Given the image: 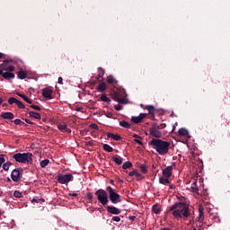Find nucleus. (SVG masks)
Masks as SVG:
<instances>
[{
	"label": "nucleus",
	"mask_w": 230,
	"mask_h": 230,
	"mask_svg": "<svg viewBox=\"0 0 230 230\" xmlns=\"http://www.w3.org/2000/svg\"><path fill=\"white\" fill-rule=\"evenodd\" d=\"M93 144V142L92 141H88V142H86V146H92Z\"/></svg>",
	"instance_id": "60"
},
{
	"label": "nucleus",
	"mask_w": 230,
	"mask_h": 230,
	"mask_svg": "<svg viewBox=\"0 0 230 230\" xmlns=\"http://www.w3.org/2000/svg\"><path fill=\"white\" fill-rule=\"evenodd\" d=\"M107 89V84L104 82H102L101 84H99V86L97 87V91L99 93H104Z\"/></svg>",
	"instance_id": "19"
},
{
	"label": "nucleus",
	"mask_w": 230,
	"mask_h": 230,
	"mask_svg": "<svg viewBox=\"0 0 230 230\" xmlns=\"http://www.w3.org/2000/svg\"><path fill=\"white\" fill-rule=\"evenodd\" d=\"M129 219L131 220V222H134V220L136 219V216L134 215L129 216Z\"/></svg>",
	"instance_id": "59"
},
{
	"label": "nucleus",
	"mask_w": 230,
	"mask_h": 230,
	"mask_svg": "<svg viewBox=\"0 0 230 230\" xmlns=\"http://www.w3.org/2000/svg\"><path fill=\"white\" fill-rule=\"evenodd\" d=\"M149 146H151L153 149L156 150L159 155H166L170 150L171 143L160 138H153L149 141Z\"/></svg>",
	"instance_id": "2"
},
{
	"label": "nucleus",
	"mask_w": 230,
	"mask_h": 230,
	"mask_svg": "<svg viewBox=\"0 0 230 230\" xmlns=\"http://www.w3.org/2000/svg\"><path fill=\"white\" fill-rule=\"evenodd\" d=\"M13 158L19 164H33V154L32 153H17L13 155Z\"/></svg>",
	"instance_id": "3"
},
{
	"label": "nucleus",
	"mask_w": 230,
	"mask_h": 230,
	"mask_svg": "<svg viewBox=\"0 0 230 230\" xmlns=\"http://www.w3.org/2000/svg\"><path fill=\"white\" fill-rule=\"evenodd\" d=\"M111 220H113V222H120L121 218L119 216H113V217L111 218Z\"/></svg>",
	"instance_id": "47"
},
{
	"label": "nucleus",
	"mask_w": 230,
	"mask_h": 230,
	"mask_svg": "<svg viewBox=\"0 0 230 230\" xmlns=\"http://www.w3.org/2000/svg\"><path fill=\"white\" fill-rule=\"evenodd\" d=\"M4 71H8L7 73H12L14 71V66H9L4 67Z\"/></svg>",
	"instance_id": "39"
},
{
	"label": "nucleus",
	"mask_w": 230,
	"mask_h": 230,
	"mask_svg": "<svg viewBox=\"0 0 230 230\" xmlns=\"http://www.w3.org/2000/svg\"><path fill=\"white\" fill-rule=\"evenodd\" d=\"M52 93H53V91L49 88L42 89V95L45 99H49V100L53 99Z\"/></svg>",
	"instance_id": "11"
},
{
	"label": "nucleus",
	"mask_w": 230,
	"mask_h": 230,
	"mask_svg": "<svg viewBox=\"0 0 230 230\" xmlns=\"http://www.w3.org/2000/svg\"><path fill=\"white\" fill-rule=\"evenodd\" d=\"M74 180V176L71 173L61 174L58 173L57 176V181L61 184L65 185Z\"/></svg>",
	"instance_id": "7"
},
{
	"label": "nucleus",
	"mask_w": 230,
	"mask_h": 230,
	"mask_svg": "<svg viewBox=\"0 0 230 230\" xmlns=\"http://www.w3.org/2000/svg\"><path fill=\"white\" fill-rule=\"evenodd\" d=\"M106 190L109 193V198L112 204H118L121 202V196L117 193L116 190L112 189L111 186H107Z\"/></svg>",
	"instance_id": "4"
},
{
	"label": "nucleus",
	"mask_w": 230,
	"mask_h": 230,
	"mask_svg": "<svg viewBox=\"0 0 230 230\" xmlns=\"http://www.w3.org/2000/svg\"><path fill=\"white\" fill-rule=\"evenodd\" d=\"M203 220H204V208L202 206H199L198 222L202 223Z\"/></svg>",
	"instance_id": "18"
},
{
	"label": "nucleus",
	"mask_w": 230,
	"mask_h": 230,
	"mask_svg": "<svg viewBox=\"0 0 230 230\" xmlns=\"http://www.w3.org/2000/svg\"><path fill=\"white\" fill-rule=\"evenodd\" d=\"M49 159H45L43 161L40 162V166L41 168H46V166H48L49 164Z\"/></svg>",
	"instance_id": "35"
},
{
	"label": "nucleus",
	"mask_w": 230,
	"mask_h": 230,
	"mask_svg": "<svg viewBox=\"0 0 230 230\" xmlns=\"http://www.w3.org/2000/svg\"><path fill=\"white\" fill-rule=\"evenodd\" d=\"M152 210L155 212V215H160L161 208L158 204H155L152 207Z\"/></svg>",
	"instance_id": "27"
},
{
	"label": "nucleus",
	"mask_w": 230,
	"mask_h": 230,
	"mask_svg": "<svg viewBox=\"0 0 230 230\" xmlns=\"http://www.w3.org/2000/svg\"><path fill=\"white\" fill-rule=\"evenodd\" d=\"M159 230H171L170 228H161Z\"/></svg>",
	"instance_id": "64"
},
{
	"label": "nucleus",
	"mask_w": 230,
	"mask_h": 230,
	"mask_svg": "<svg viewBox=\"0 0 230 230\" xmlns=\"http://www.w3.org/2000/svg\"><path fill=\"white\" fill-rule=\"evenodd\" d=\"M137 174V170H133L128 173L129 176H134V175L136 176Z\"/></svg>",
	"instance_id": "52"
},
{
	"label": "nucleus",
	"mask_w": 230,
	"mask_h": 230,
	"mask_svg": "<svg viewBox=\"0 0 230 230\" xmlns=\"http://www.w3.org/2000/svg\"><path fill=\"white\" fill-rule=\"evenodd\" d=\"M140 171L144 173H147V167L146 165H140Z\"/></svg>",
	"instance_id": "45"
},
{
	"label": "nucleus",
	"mask_w": 230,
	"mask_h": 230,
	"mask_svg": "<svg viewBox=\"0 0 230 230\" xmlns=\"http://www.w3.org/2000/svg\"><path fill=\"white\" fill-rule=\"evenodd\" d=\"M147 116V113H140L138 117H132L131 121L135 124L140 123Z\"/></svg>",
	"instance_id": "12"
},
{
	"label": "nucleus",
	"mask_w": 230,
	"mask_h": 230,
	"mask_svg": "<svg viewBox=\"0 0 230 230\" xmlns=\"http://www.w3.org/2000/svg\"><path fill=\"white\" fill-rule=\"evenodd\" d=\"M98 75L96 77V79L99 81V82H102L103 81V75L105 74V69H103L102 67H99L98 68Z\"/></svg>",
	"instance_id": "17"
},
{
	"label": "nucleus",
	"mask_w": 230,
	"mask_h": 230,
	"mask_svg": "<svg viewBox=\"0 0 230 230\" xmlns=\"http://www.w3.org/2000/svg\"><path fill=\"white\" fill-rule=\"evenodd\" d=\"M119 103H123L124 105H126L127 103H128V99H127L126 97H120L119 100Z\"/></svg>",
	"instance_id": "40"
},
{
	"label": "nucleus",
	"mask_w": 230,
	"mask_h": 230,
	"mask_svg": "<svg viewBox=\"0 0 230 230\" xmlns=\"http://www.w3.org/2000/svg\"><path fill=\"white\" fill-rule=\"evenodd\" d=\"M133 166V164L131 162H125L123 164V170H128V168H131Z\"/></svg>",
	"instance_id": "31"
},
{
	"label": "nucleus",
	"mask_w": 230,
	"mask_h": 230,
	"mask_svg": "<svg viewBox=\"0 0 230 230\" xmlns=\"http://www.w3.org/2000/svg\"><path fill=\"white\" fill-rule=\"evenodd\" d=\"M90 128H92L93 130H98L99 127L97 126V124L93 123V124L90 125Z\"/></svg>",
	"instance_id": "50"
},
{
	"label": "nucleus",
	"mask_w": 230,
	"mask_h": 230,
	"mask_svg": "<svg viewBox=\"0 0 230 230\" xmlns=\"http://www.w3.org/2000/svg\"><path fill=\"white\" fill-rule=\"evenodd\" d=\"M22 100L25 101L28 103H33V101H31V99H30L28 96H26L25 94H23L22 96Z\"/></svg>",
	"instance_id": "44"
},
{
	"label": "nucleus",
	"mask_w": 230,
	"mask_h": 230,
	"mask_svg": "<svg viewBox=\"0 0 230 230\" xmlns=\"http://www.w3.org/2000/svg\"><path fill=\"white\" fill-rule=\"evenodd\" d=\"M22 172H23V169L22 168L13 169L12 171V173H11L12 181H14V182L21 181V180L22 178Z\"/></svg>",
	"instance_id": "8"
},
{
	"label": "nucleus",
	"mask_w": 230,
	"mask_h": 230,
	"mask_svg": "<svg viewBox=\"0 0 230 230\" xmlns=\"http://www.w3.org/2000/svg\"><path fill=\"white\" fill-rule=\"evenodd\" d=\"M179 136L181 137H187L189 136V131L185 129V128H181V129L178 131Z\"/></svg>",
	"instance_id": "25"
},
{
	"label": "nucleus",
	"mask_w": 230,
	"mask_h": 230,
	"mask_svg": "<svg viewBox=\"0 0 230 230\" xmlns=\"http://www.w3.org/2000/svg\"><path fill=\"white\" fill-rule=\"evenodd\" d=\"M14 76H15V75L13 73H11V72H5V73L3 74V77L5 80L13 79Z\"/></svg>",
	"instance_id": "21"
},
{
	"label": "nucleus",
	"mask_w": 230,
	"mask_h": 230,
	"mask_svg": "<svg viewBox=\"0 0 230 230\" xmlns=\"http://www.w3.org/2000/svg\"><path fill=\"white\" fill-rule=\"evenodd\" d=\"M103 149L105 150V152H108V153H111L114 151L113 147H111L107 144L103 145Z\"/></svg>",
	"instance_id": "32"
},
{
	"label": "nucleus",
	"mask_w": 230,
	"mask_h": 230,
	"mask_svg": "<svg viewBox=\"0 0 230 230\" xmlns=\"http://www.w3.org/2000/svg\"><path fill=\"white\" fill-rule=\"evenodd\" d=\"M0 117L3 119H7V120H13L14 116H13V112H10V111H3L0 115Z\"/></svg>",
	"instance_id": "13"
},
{
	"label": "nucleus",
	"mask_w": 230,
	"mask_h": 230,
	"mask_svg": "<svg viewBox=\"0 0 230 230\" xmlns=\"http://www.w3.org/2000/svg\"><path fill=\"white\" fill-rule=\"evenodd\" d=\"M190 189L192 190V192L199 194V186L197 182H193L190 186Z\"/></svg>",
	"instance_id": "30"
},
{
	"label": "nucleus",
	"mask_w": 230,
	"mask_h": 230,
	"mask_svg": "<svg viewBox=\"0 0 230 230\" xmlns=\"http://www.w3.org/2000/svg\"><path fill=\"white\" fill-rule=\"evenodd\" d=\"M119 126L124 128H131V125L128 122H127V120H121L119 122Z\"/></svg>",
	"instance_id": "28"
},
{
	"label": "nucleus",
	"mask_w": 230,
	"mask_h": 230,
	"mask_svg": "<svg viewBox=\"0 0 230 230\" xmlns=\"http://www.w3.org/2000/svg\"><path fill=\"white\" fill-rule=\"evenodd\" d=\"M120 97H121V95H120V93H119V92H114L113 94H112V99H113L115 102H119Z\"/></svg>",
	"instance_id": "29"
},
{
	"label": "nucleus",
	"mask_w": 230,
	"mask_h": 230,
	"mask_svg": "<svg viewBox=\"0 0 230 230\" xmlns=\"http://www.w3.org/2000/svg\"><path fill=\"white\" fill-rule=\"evenodd\" d=\"M112 161L118 165H121L123 163V159L119 155L112 156Z\"/></svg>",
	"instance_id": "20"
},
{
	"label": "nucleus",
	"mask_w": 230,
	"mask_h": 230,
	"mask_svg": "<svg viewBox=\"0 0 230 230\" xmlns=\"http://www.w3.org/2000/svg\"><path fill=\"white\" fill-rule=\"evenodd\" d=\"M169 177H160L159 178V182L162 184V185H167L168 183H170V181H169Z\"/></svg>",
	"instance_id": "24"
},
{
	"label": "nucleus",
	"mask_w": 230,
	"mask_h": 230,
	"mask_svg": "<svg viewBox=\"0 0 230 230\" xmlns=\"http://www.w3.org/2000/svg\"><path fill=\"white\" fill-rule=\"evenodd\" d=\"M16 106H17L19 109H25V108H26L25 104H22V102L18 101V99H17V102H16Z\"/></svg>",
	"instance_id": "41"
},
{
	"label": "nucleus",
	"mask_w": 230,
	"mask_h": 230,
	"mask_svg": "<svg viewBox=\"0 0 230 230\" xmlns=\"http://www.w3.org/2000/svg\"><path fill=\"white\" fill-rule=\"evenodd\" d=\"M86 198H87V199H88L90 202H93V192H87V193H86Z\"/></svg>",
	"instance_id": "43"
},
{
	"label": "nucleus",
	"mask_w": 230,
	"mask_h": 230,
	"mask_svg": "<svg viewBox=\"0 0 230 230\" xmlns=\"http://www.w3.org/2000/svg\"><path fill=\"white\" fill-rule=\"evenodd\" d=\"M100 100L102 101V102H105L108 105H110V103H111V99L107 96V94H102L101 97H100Z\"/></svg>",
	"instance_id": "26"
},
{
	"label": "nucleus",
	"mask_w": 230,
	"mask_h": 230,
	"mask_svg": "<svg viewBox=\"0 0 230 230\" xmlns=\"http://www.w3.org/2000/svg\"><path fill=\"white\" fill-rule=\"evenodd\" d=\"M30 108L33 109V110H36V111H40L41 109L40 108L39 105H36V104H31L30 105Z\"/></svg>",
	"instance_id": "48"
},
{
	"label": "nucleus",
	"mask_w": 230,
	"mask_h": 230,
	"mask_svg": "<svg viewBox=\"0 0 230 230\" xmlns=\"http://www.w3.org/2000/svg\"><path fill=\"white\" fill-rule=\"evenodd\" d=\"M68 196H70V197H77L78 193H76V192H69Z\"/></svg>",
	"instance_id": "54"
},
{
	"label": "nucleus",
	"mask_w": 230,
	"mask_h": 230,
	"mask_svg": "<svg viewBox=\"0 0 230 230\" xmlns=\"http://www.w3.org/2000/svg\"><path fill=\"white\" fill-rule=\"evenodd\" d=\"M29 116L39 120L41 119L40 113L35 111H29Z\"/></svg>",
	"instance_id": "22"
},
{
	"label": "nucleus",
	"mask_w": 230,
	"mask_h": 230,
	"mask_svg": "<svg viewBox=\"0 0 230 230\" xmlns=\"http://www.w3.org/2000/svg\"><path fill=\"white\" fill-rule=\"evenodd\" d=\"M107 211L111 213V215H120L121 210L119 208H116L114 206H107Z\"/></svg>",
	"instance_id": "10"
},
{
	"label": "nucleus",
	"mask_w": 230,
	"mask_h": 230,
	"mask_svg": "<svg viewBox=\"0 0 230 230\" xmlns=\"http://www.w3.org/2000/svg\"><path fill=\"white\" fill-rule=\"evenodd\" d=\"M13 122L15 124V125H24V127H28L27 124H25L24 122H22V120L21 119H16L14 120H13Z\"/></svg>",
	"instance_id": "33"
},
{
	"label": "nucleus",
	"mask_w": 230,
	"mask_h": 230,
	"mask_svg": "<svg viewBox=\"0 0 230 230\" xmlns=\"http://www.w3.org/2000/svg\"><path fill=\"white\" fill-rule=\"evenodd\" d=\"M27 76V73L25 72V70H20L17 73V77L21 80H24Z\"/></svg>",
	"instance_id": "23"
},
{
	"label": "nucleus",
	"mask_w": 230,
	"mask_h": 230,
	"mask_svg": "<svg viewBox=\"0 0 230 230\" xmlns=\"http://www.w3.org/2000/svg\"><path fill=\"white\" fill-rule=\"evenodd\" d=\"M45 201V199H31V202L32 203H34V202H36V203H39V202H44Z\"/></svg>",
	"instance_id": "46"
},
{
	"label": "nucleus",
	"mask_w": 230,
	"mask_h": 230,
	"mask_svg": "<svg viewBox=\"0 0 230 230\" xmlns=\"http://www.w3.org/2000/svg\"><path fill=\"white\" fill-rule=\"evenodd\" d=\"M22 120H24L26 123H28V124H31V125H33L34 123L33 122H31V119H22Z\"/></svg>",
	"instance_id": "57"
},
{
	"label": "nucleus",
	"mask_w": 230,
	"mask_h": 230,
	"mask_svg": "<svg viewBox=\"0 0 230 230\" xmlns=\"http://www.w3.org/2000/svg\"><path fill=\"white\" fill-rule=\"evenodd\" d=\"M146 110L148 111L149 114H154L155 111V109L154 108V105L146 106Z\"/></svg>",
	"instance_id": "37"
},
{
	"label": "nucleus",
	"mask_w": 230,
	"mask_h": 230,
	"mask_svg": "<svg viewBox=\"0 0 230 230\" xmlns=\"http://www.w3.org/2000/svg\"><path fill=\"white\" fill-rule=\"evenodd\" d=\"M105 116L108 118H113V113L112 112H106Z\"/></svg>",
	"instance_id": "56"
},
{
	"label": "nucleus",
	"mask_w": 230,
	"mask_h": 230,
	"mask_svg": "<svg viewBox=\"0 0 230 230\" xmlns=\"http://www.w3.org/2000/svg\"><path fill=\"white\" fill-rule=\"evenodd\" d=\"M114 108H115V110H117V111L122 110V106H121L120 104L115 105Z\"/></svg>",
	"instance_id": "55"
},
{
	"label": "nucleus",
	"mask_w": 230,
	"mask_h": 230,
	"mask_svg": "<svg viewBox=\"0 0 230 230\" xmlns=\"http://www.w3.org/2000/svg\"><path fill=\"white\" fill-rule=\"evenodd\" d=\"M13 196H14L15 198H22V197H23L22 193L20 190H15V191L13 192Z\"/></svg>",
	"instance_id": "42"
},
{
	"label": "nucleus",
	"mask_w": 230,
	"mask_h": 230,
	"mask_svg": "<svg viewBox=\"0 0 230 230\" xmlns=\"http://www.w3.org/2000/svg\"><path fill=\"white\" fill-rule=\"evenodd\" d=\"M149 135L153 137H155V139H160L162 137L163 133L159 128V124L154 123L152 125V127L149 128Z\"/></svg>",
	"instance_id": "6"
},
{
	"label": "nucleus",
	"mask_w": 230,
	"mask_h": 230,
	"mask_svg": "<svg viewBox=\"0 0 230 230\" xmlns=\"http://www.w3.org/2000/svg\"><path fill=\"white\" fill-rule=\"evenodd\" d=\"M8 102H9V105H13V103H16L17 104V98L15 97H10L8 99Z\"/></svg>",
	"instance_id": "38"
},
{
	"label": "nucleus",
	"mask_w": 230,
	"mask_h": 230,
	"mask_svg": "<svg viewBox=\"0 0 230 230\" xmlns=\"http://www.w3.org/2000/svg\"><path fill=\"white\" fill-rule=\"evenodd\" d=\"M165 128H166V124L165 123H162V124L158 125L159 130L164 129Z\"/></svg>",
	"instance_id": "53"
},
{
	"label": "nucleus",
	"mask_w": 230,
	"mask_h": 230,
	"mask_svg": "<svg viewBox=\"0 0 230 230\" xmlns=\"http://www.w3.org/2000/svg\"><path fill=\"white\" fill-rule=\"evenodd\" d=\"M58 128L61 132H66V134H71V129L69 128H67L66 124H65V123L58 124Z\"/></svg>",
	"instance_id": "15"
},
{
	"label": "nucleus",
	"mask_w": 230,
	"mask_h": 230,
	"mask_svg": "<svg viewBox=\"0 0 230 230\" xmlns=\"http://www.w3.org/2000/svg\"><path fill=\"white\" fill-rule=\"evenodd\" d=\"M12 164H12L11 162L4 163V165H3L4 171L8 172V171H9V168H10V166H11Z\"/></svg>",
	"instance_id": "36"
},
{
	"label": "nucleus",
	"mask_w": 230,
	"mask_h": 230,
	"mask_svg": "<svg viewBox=\"0 0 230 230\" xmlns=\"http://www.w3.org/2000/svg\"><path fill=\"white\" fill-rule=\"evenodd\" d=\"M2 103H3V98L0 97V105H2Z\"/></svg>",
	"instance_id": "63"
},
{
	"label": "nucleus",
	"mask_w": 230,
	"mask_h": 230,
	"mask_svg": "<svg viewBox=\"0 0 230 230\" xmlns=\"http://www.w3.org/2000/svg\"><path fill=\"white\" fill-rule=\"evenodd\" d=\"M18 96H20V98L22 99V96H24V94L19 93V92L16 93Z\"/></svg>",
	"instance_id": "61"
},
{
	"label": "nucleus",
	"mask_w": 230,
	"mask_h": 230,
	"mask_svg": "<svg viewBox=\"0 0 230 230\" xmlns=\"http://www.w3.org/2000/svg\"><path fill=\"white\" fill-rule=\"evenodd\" d=\"M137 177V181H141L143 180V176L139 173L138 171H137V174L135 175Z\"/></svg>",
	"instance_id": "49"
},
{
	"label": "nucleus",
	"mask_w": 230,
	"mask_h": 230,
	"mask_svg": "<svg viewBox=\"0 0 230 230\" xmlns=\"http://www.w3.org/2000/svg\"><path fill=\"white\" fill-rule=\"evenodd\" d=\"M168 213H171L176 219H187L191 216L190 204L186 201H176L172 206L169 207Z\"/></svg>",
	"instance_id": "1"
},
{
	"label": "nucleus",
	"mask_w": 230,
	"mask_h": 230,
	"mask_svg": "<svg viewBox=\"0 0 230 230\" xmlns=\"http://www.w3.org/2000/svg\"><path fill=\"white\" fill-rule=\"evenodd\" d=\"M4 57V54L0 52V59L3 58Z\"/></svg>",
	"instance_id": "62"
},
{
	"label": "nucleus",
	"mask_w": 230,
	"mask_h": 230,
	"mask_svg": "<svg viewBox=\"0 0 230 230\" xmlns=\"http://www.w3.org/2000/svg\"><path fill=\"white\" fill-rule=\"evenodd\" d=\"M106 135L108 138H112L114 141H121V137L119 134L108 132Z\"/></svg>",
	"instance_id": "16"
},
{
	"label": "nucleus",
	"mask_w": 230,
	"mask_h": 230,
	"mask_svg": "<svg viewBox=\"0 0 230 230\" xmlns=\"http://www.w3.org/2000/svg\"><path fill=\"white\" fill-rule=\"evenodd\" d=\"M173 173V167L172 166H168L165 169L162 170V174L164 176V178H171V176Z\"/></svg>",
	"instance_id": "9"
},
{
	"label": "nucleus",
	"mask_w": 230,
	"mask_h": 230,
	"mask_svg": "<svg viewBox=\"0 0 230 230\" xmlns=\"http://www.w3.org/2000/svg\"><path fill=\"white\" fill-rule=\"evenodd\" d=\"M133 137L136 138V139H135V142H136L137 144H138V145H140V146H143V145H144L143 142L138 139V138H141V137H139V135L134 134V135H133Z\"/></svg>",
	"instance_id": "34"
},
{
	"label": "nucleus",
	"mask_w": 230,
	"mask_h": 230,
	"mask_svg": "<svg viewBox=\"0 0 230 230\" xmlns=\"http://www.w3.org/2000/svg\"><path fill=\"white\" fill-rule=\"evenodd\" d=\"M5 163V159L4 157V155L0 156V167Z\"/></svg>",
	"instance_id": "51"
},
{
	"label": "nucleus",
	"mask_w": 230,
	"mask_h": 230,
	"mask_svg": "<svg viewBox=\"0 0 230 230\" xmlns=\"http://www.w3.org/2000/svg\"><path fill=\"white\" fill-rule=\"evenodd\" d=\"M58 84H64V83H63V77H62V76H59V77H58Z\"/></svg>",
	"instance_id": "58"
},
{
	"label": "nucleus",
	"mask_w": 230,
	"mask_h": 230,
	"mask_svg": "<svg viewBox=\"0 0 230 230\" xmlns=\"http://www.w3.org/2000/svg\"><path fill=\"white\" fill-rule=\"evenodd\" d=\"M107 84H111V85H118L119 81L116 80V77H114L112 75H110L107 76Z\"/></svg>",
	"instance_id": "14"
},
{
	"label": "nucleus",
	"mask_w": 230,
	"mask_h": 230,
	"mask_svg": "<svg viewBox=\"0 0 230 230\" xmlns=\"http://www.w3.org/2000/svg\"><path fill=\"white\" fill-rule=\"evenodd\" d=\"M95 195L102 205L105 206L109 203V193L103 189L96 190Z\"/></svg>",
	"instance_id": "5"
}]
</instances>
